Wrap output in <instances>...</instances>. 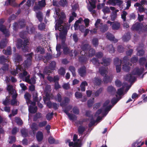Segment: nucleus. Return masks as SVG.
Segmentation results:
<instances>
[{"label":"nucleus","mask_w":147,"mask_h":147,"mask_svg":"<svg viewBox=\"0 0 147 147\" xmlns=\"http://www.w3.org/2000/svg\"><path fill=\"white\" fill-rule=\"evenodd\" d=\"M7 57L4 55L0 56V64H4L6 62H8Z\"/></svg>","instance_id":"22"},{"label":"nucleus","mask_w":147,"mask_h":147,"mask_svg":"<svg viewBox=\"0 0 147 147\" xmlns=\"http://www.w3.org/2000/svg\"><path fill=\"white\" fill-rule=\"evenodd\" d=\"M122 61V60L120 59V61L119 58L116 57L114 59V64L115 65H119L121 64Z\"/></svg>","instance_id":"42"},{"label":"nucleus","mask_w":147,"mask_h":147,"mask_svg":"<svg viewBox=\"0 0 147 147\" xmlns=\"http://www.w3.org/2000/svg\"><path fill=\"white\" fill-rule=\"evenodd\" d=\"M31 128L33 134H34L36 133V131L38 129V126L36 123H33L32 124Z\"/></svg>","instance_id":"15"},{"label":"nucleus","mask_w":147,"mask_h":147,"mask_svg":"<svg viewBox=\"0 0 147 147\" xmlns=\"http://www.w3.org/2000/svg\"><path fill=\"white\" fill-rule=\"evenodd\" d=\"M8 42V40L6 38L3 39L0 42L2 48H4L7 45Z\"/></svg>","instance_id":"28"},{"label":"nucleus","mask_w":147,"mask_h":147,"mask_svg":"<svg viewBox=\"0 0 147 147\" xmlns=\"http://www.w3.org/2000/svg\"><path fill=\"white\" fill-rule=\"evenodd\" d=\"M64 28H67L66 27H64L61 25H57V24H56L55 25V30H56L57 29L60 31H62Z\"/></svg>","instance_id":"43"},{"label":"nucleus","mask_w":147,"mask_h":147,"mask_svg":"<svg viewBox=\"0 0 147 147\" xmlns=\"http://www.w3.org/2000/svg\"><path fill=\"white\" fill-rule=\"evenodd\" d=\"M59 6L62 7L67 6L68 5V2L67 0H60L59 1Z\"/></svg>","instance_id":"30"},{"label":"nucleus","mask_w":147,"mask_h":147,"mask_svg":"<svg viewBox=\"0 0 147 147\" xmlns=\"http://www.w3.org/2000/svg\"><path fill=\"white\" fill-rule=\"evenodd\" d=\"M90 6H89L88 8L89 11L90 12H91L92 9L95 8L96 7L95 5V2H94L92 0V2H89Z\"/></svg>","instance_id":"24"},{"label":"nucleus","mask_w":147,"mask_h":147,"mask_svg":"<svg viewBox=\"0 0 147 147\" xmlns=\"http://www.w3.org/2000/svg\"><path fill=\"white\" fill-rule=\"evenodd\" d=\"M36 16L40 22H41L42 21L43 19V14L41 11H39L36 12Z\"/></svg>","instance_id":"20"},{"label":"nucleus","mask_w":147,"mask_h":147,"mask_svg":"<svg viewBox=\"0 0 147 147\" xmlns=\"http://www.w3.org/2000/svg\"><path fill=\"white\" fill-rule=\"evenodd\" d=\"M36 138L39 142L41 141L43 139V135L42 132L38 131L36 135Z\"/></svg>","instance_id":"17"},{"label":"nucleus","mask_w":147,"mask_h":147,"mask_svg":"<svg viewBox=\"0 0 147 147\" xmlns=\"http://www.w3.org/2000/svg\"><path fill=\"white\" fill-rule=\"evenodd\" d=\"M100 26L99 27L100 31L102 32H104L108 29V27L107 24L103 25V24L101 23Z\"/></svg>","instance_id":"10"},{"label":"nucleus","mask_w":147,"mask_h":147,"mask_svg":"<svg viewBox=\"0 0 147 147\" xmlns=\"http://www.w3.org/2000/svg\"><path fill=\"white\" fill-rule=\"evenodd\" d=\"M85 130V128L82 125L80 126L78 128V132L79 134H82Z\"/></svg>","instance_id":"39"},{"label":"nucleus","mask_w":147,"mask_h":147,"mask_svg":"<svg viewBox=\"0 0 147 147\" xmlns=\"http://www.w3.org/2000/svg\"><path fill=\"white\" fill-rule=\"evenodd\" d=\"M29 57H28L26 60L21 65L18 66L21 67L22 70H24L26 69H28L32 64V55L31 53L28 54Z\"/></svg>","instance_id":"2"},{"label":"nucleus","mask_w":147,"mask_h":147,"mask_svg":"<svg viewBox=\"0 0 147 147\" xmlns=\"http://www.w3.org/2000/svg\"><path fill=\"white\" fill-rule=\"evenodd\" d=\"M107 38L109 40L114 42L115 43L117 42L118 40L115 39L114 36L111 34L108 33L107 35Z\"/></svg>","instance_id":"11"},{"label":"nucleus","mask_w":147,"mask_h":147,"mask_svg":"<svg viewBox=\"0 0 147 147\" xmlns=\"http://www.w3.org/2000/svg\"><path fill=\"white\" fill-rule=\"evenodd\" d=\"M28 28V27H26V29L27 30V32L29 33L30 34H33L34 33L35 31V29L34 28L32 27H30V30H29Z\"/></svg>","instance_id":"55"},{"label":"nucleus","mask_w":147,"mask_h":147,"mask_svg":"<svg viewBox=\"0 0 147 147\" xmlns=\"http://www.w3.org/2000/svg\"><path fill=\"white\" fill-rule=\"evenodd\" d=\"M21 132L22 136L24 137H26L28 136V131L26 129H22L21 130Z\"/></svg>","instance_id":"31"},{"label":"nucleus","mask_w":147,"mask_h":147,"mask_svg":"<svg viewBox=\"0 0 147 147\" xmlns=\"http://www.w3.org/2000/svg\"><path fill=\"white\" fill-rule=\"evenodd\" d=\"M87 86L88 83L86 81L82 82L80 86L81 91H85V86Z\"/></svg>","instance_id":"36"},{"label":"nucleus","mask_w":147,"mask_h":147,"mask_svg":"<svg viewBox=\"0 0 147 147\" xmlns=\"http://www.w3.org/2000/svg\"><path fill=\"white\" fill-rule=\"evenodd\" d=\"M99 72L100 73V74L103 76L107 75L106 71L107 69L105 67H102L100 68L99 69Z\"/></svg>","instance_id":"21"},{"label":"nucleus","mask_w":147,"mask_h":147,"mask_svg":"<svg viewBox=\"0 0 147 147\" xmlns=\"http://www.w3.org/2000/svg\"><path fill=\"white\" fill-rule=\"evenodd\" d=\"M120 23L115 22L113 23V24H112V28L113 30H118L120 28Z\"/></svg>","instance_id":"23"},{"label":"nucleus","mask_w":147,"mask_h":147,"mask_svg":"<svg viewBox=\"0 0 147 147\" xmlns=\"http://www.w3.org/2000/svg\"><path fill=\"white\" fill-rule=\"evenodd\" d=\"M53 70L51 69L49 67H45L43 71V73L45 74H47L48 76L50 75V74L51 73Z\"/></svg>","instance_id":"27"},{"label":"nucleus","mask_w":147,"mask_h":147,"mask_svg":"<svg viewBox=\"0 0 147 147\" xmlns=\"http://www.w3.org/2000/svg\"><path fill=\"white\" fill-rule=\"evenodd\" d=\"M121 97V96H119V97L116 98L115 97L113 98L111 100V102L113 106L119 100Z\"/></svg>","instance_id":"33"},{"label":"nucleus","mask_w":147,"mask_h":147,"mask_svg":"<svg viewBox=\"0 0 147 147\" xmlns=\"http://www.w3.org/2000/svg\"><path fill=\"white\" fill-rule=\"evenodd\" d=\"M56 100L57 101L59 102H61L62 100V97L61 94L58 93L57 94V96L55 98Z\"/></svg>","instance_id":"54"},{"label":"nucleus","mask_w":147,"mask_h":147,"mask_svg":"<svg viewBox=\"0 0 147 147\" xmlns=\"http://www.w3.org/2000/svg\"><path fill=\"white\" fill-rule=\"evenodd\" d=\"M102 62H101L102 64H103L104 65L107 66L110 64L111 61L110 59L106 57H103L102 59Z\"/></svg>","instance_id":"13"},{"label":"nucleus","mask_w":147,"mask_h":147,"mask_svg":"<svg viewBox=\"0 0 147 147\" xmlns=\"http://www.w3.org/2000/svg\"><path fill=\"white\" fill-rule=\"evenodd\" d=\"M24 96L27 103L30 101V98L31 96L30 94L28 92L24 94Z\"/></svg>","instance_id":"47"},{"label":"nucleus","mask_w":147,"mask_h":147,"mask_svg":"<svg viewBox=\"0 0 147 147\" xmlns=\"http://www.w3.org/2000/svg\"><path fill=\"white\" fill-rule=\"evenodd\" d=\"M78 73L80 75L81 77H83L85 76L86 74L85 67L83 66L80 67L78 69Z\"/></svg>","instance_id":"8"},{"label":"nucleus","mask_w":147,"mask_h":147,"mask_svg":"<svg viewBox=\"0 0 147 147\" xmlns=\"http://www.w3.org/2000/svg\"><path fill=\"white\" fill-rule=\"evenodd\" d=\"M38 96V93L36 92H34L32 94V98L33 101H37V102H38L41 100L42 99V97L41 96L40 97V98L39 100Z\"/></svg>","instance_id":"12"},{"label":"nucleus","mask_w":147,"mask_h":147,"mask_svg":"<svg viewBox=\"0 0 147 147\" xmlns=\"http://www.w3.org/2000/svg\"><path fill=\"white\" fill-rule=\"evenodd\" d=\"M56 63L55 61H52L50 63L49 68L51 69L54 70L55 67Z\"/></svg>","instance_id":"59"},{"label":"nucleus","mask_w":147,"mask_h":147,"mask_svg":"<svg viewBox=\"0 0 147 147\" xmlns=\"http://www.w3.org/2000/svg\"><path fill=\"white\" fill-rule=\"evenodd\" d=\"M107 91L109 92L112 93L115 92L116 90L113 86H108L107 87Z\"/></svg>","instance_id":"41"},{"label":"nucleus","mask_w":147,"mask_h":147,"mask_svg":"<svg viewBox=\"0 0 147 147\" xmlns=\"http://www.w3.org/2000/svg\"><path fill=\"white\" fill-rule=\"evenodd\" d=\"M45 25L44 23H42L40 24L38 26V29L40 30H42L45 28Z\"/></svg>","instance_id":"64"},{"label":"nucleus","mask_w":147,"mask_h":147,"mask_svg":"<svg viewBox=\"0 0 147 147\" xmlns=\"http://www.w3.org/2000/svg\"><path fill=\"white\" fill-rule=\"evenodd\" d=\"M3 54L6 55H11L12 51L10 47H8L6 50L3 49Z\"/></svg>","instance_id":"32"},{"label":"nucleus","mask_w":147,"mask_h":147,"mask_svg":"<svg viewBox=\"0 0 147 147\" xmlns=\"http://www.w3.org/2000/svg\"><path fill=\"white\" fill-rule=\"evenodd\" d=\"M127 14V12L125 11H123L122 12V14L121 15V18L123 19V21H125L126 20V16Z\"/></svg>","instance_id":"60"},{"label":"nucleus","mask_w":147,"mask_h":147,"mask_svg":"<svg viewBox=\"0 0 147 147\" xmlns=\"http://www.w3.org/2000/svg\"><path fill=\"white\" fill-rule=\"evenodd\" d=\"M67 115L69 117V119L71 120H76L77 119V117L74 115L69 113Z\"/></svg>","instance_id":"50"},{"label":"nucleus","mask_w":147,"mask_h":147,"mask_svg":"<svg viewBox=\"0 0 147 147\" xmlns=\"http://www.w3.org/2000/svg\"><path fill=\"white\" fill-rule=\"evenodd\" d=\"M35 0H28L26 4L28 7H30L31 5H33L35 2Z\"/></svg>","instance_id":"56"},{"label":"nucleus","mask_w":147,"mask_h":147,"mask_svg":"<svg viewBox=\"0 0 147 147\" xmlns=\"http://www.w3.org/2000/svg\"><path fill=\"white\" fill-rule=\"evenodd\" d=\"M68 31L67 28H64L62 31L60 32L59 38L63 40L65 39Z\"/></svg>","instance_id":"5"},{"label":"nucleus","mask_w":147,"mask_h":147,"mask_svg":"<svg viewBox=\"0 0 147 147\" xmlns=\"http://www.w3.org/2000/svg\"><path fill=\"white\" fill-rule=\"evenodd\" d=\"M72 106L71 105H69L64 108L63 110L64 112L67 115L69 113V112L71 109Z\"/></svg>","instance_id":"40"},{"label":"nucleus","mask_w":147,"mask_h":147,"mask_svg":"<svg viewBox=\"0 0 147 147\" xmlns=\"http://www.w3.org/2000/svg\"><path fill=\"white\" fill-rule=\"evenodd\" d=\"M109 49V51L110 53H114L115 51V49L112 45H110L108 46Z\"/></svg>","instance_id":"53"},{"label":"nucleus","mask_w":147,"mask_h":147,"mask_svg":"<svg viewBox=\"0 0 147 147\" xmlns=\"http://www.w3.org/2000/svg\"><path fill=\"white\" fill-rule=\"evenodd\" d=\"M38 4L42 8L45 7L46 5L45 0H41V1H39L38 2Z\"/></svg>","instance_id":"63"},{"label":"nucleus","mask_w":147,"mask_h":147,"mask_svg":"<svg viewBox=\"0 0 147 147\" xmlns=\"http://www.w3.org/2000/svg\"><path fill=\"white\" fill-rule=\"evenodd\" d=\"M131 38L130 33L127 32L123 36V40L124 42H127Z\"/></svg>","instance_id":"25"},{"label":"nucleus","mask_w":147,"mask_h":147,"mask_svg":"<svg viewBox=\"0 0 147 147\" xmlns=\"http://www.w3.org/2000/svg\"><path fill=\"white\" fill-rule=\"evenodd\" d=\"M22 60V57L20 55L18 54H16L15 58V60L16 62H19L21 61Z\"/></svg>","instance_id":"44"},{"label":"nucleus","mask_w":147,"mask_h":147,"mask_svg":"<svg viewBox=\"0 0 147 147\" xmlns=\"http://www.w3.org/2000/svg\"><path fill=\"white\" fill-rule=\"evenodd\" d=\"M58 73L61 75L63 76L65 74V69L63 67H61L58 70Z\"/></svg>","instance_id":"49"},{"label":"nucleus","mask_w":147,"mask_h":147,"mask_svg":"<svg viewBox=\"0 0 147 147\" xmlns=\"http://www.w3.org/2000/svg\"><path fill=\"white\" fill-rule=\"evenodd\" d=\"M42 117V114L40 113H36L34 116L33 120L34 121H37L38 119Z\"/></svg>","instance_id":"38"},{"label":"nucleus","mask_w":147,"mask_h":147,"mask_svg":"<svg viewBox=\"0 0 147 147\" xmlns=\"http://www.w3.org/2000/svg\"><path fill=\"white\" fill-rule=\"evenodd\" d=\"M69 69L71 72L73 76H76V69L75 67L73 66H70L69 67Z\"/></svg>","instance_id":"46"},{"label":"nucleus","mask_w":147,"mask_h":147,"mask_svg":"<svg viewBox=\"0 0 147 147\" xmlns=\"http://www.w3.org/2000/svg\"><path fill=\"white\" fill-rule=\"evenodd\" d=\"M92 44L93 45L96 47L98 45V39L97 38H93L92 40Z\"/></svg>","instance_id":"57"},{"label":"nucleus","mask_w":147,"mask_h":147,"mask_svg":"<svg viewBox=\"0 0 147 147\" xmlns=\"http://www.w3.org/2000/svg\"><path fill=\"white\" fill-rule=\"evenodd\" d=\"M27 32L26 31H22L20 32V37L22 39L25 40L26 39H28L26 38Z\"/></svg>","instance_id":"37"},{"label":"nucleus","mask_w":147,"mask_h":147,"mask_svg":"<svg viewBox=\"0 0 147 147\" xmlns=\"http://www.w3.org/2000/svg\"><path fill=\"white\" fill-rule=\"evenodd\" d=\"M63 48V51L64 54L65 55H66L68 54H69V49L67 47H64L62 46Z\"/></svg>","instance_id":"61"},{"label":"nucleus","mask_w":147,"mask_h":147,"mask_svg":"<svg viewBox=\"0 0 147 147\" xmlns=\"http://www.w3.org/2000/svg\"><path fill=\"white\" fill-rule=\"evenodd\" d=\"M133 75L132 73L131 74L127 75L125 77L126 80L129 82H134L136 80V78Z\"/></svg>","instance_id":"6"},{"label":"nucleus","mask_w":147,"mask_h":147,"mask_svg":"<svg viewBox=\"0 0 147 147\" xmlns=\"http://www.w3.org/2000/svg\"><path fill=\"white\" fill-rule=\"evenodd\" d=\"M110 77L109 76L106 75L103 79V81L105 83H107L109 82H111L110 79Z\"/></svg>","instance_id":"52"},{"label":"nucleus","mask_w":147,"mask_h":147,"mask_svg":"<svg viewBox=\"0 0 147 147\" xmlns=\"http://www.w3.org/2000/svg\"><path fill=\"white\" fill-rule=\"evenodd\" d=\"M79 61L82 63H85L87 61V58L85 56H82L79 57Z\"/></svg>","instance_id":"51"},{"label":"nucleus","mask_w":147,"mask_h":147,"mask_svg":"<svg viewBox=\"0 0 147 147\" xmlns=\"http://www.w3.org/2000/svg\"><path fill=\"white\" fill-rule=\"evenodd\" d=\"M146 61L145 57H142L140 58L139 60V63L140 65H143L145 64Z\"/></svg>","instance_id":"48"},{"label":"nucleus","mask_w":147,"mask_h":147,"mask_svg":"<svg viewBox=\"0 0 147 147\" xmlns=\"http://www.w3.org/2000/svg\"><path fill=\"white\" fill-rule=\"evenodd\" d=\"M73 113L76 115H78L79 113V110L78 108L77 107H74L72 109Z\"/></svg>","instance_id":"62"},{"label":"nucleus","mask_w":147,"mask_h":147,"mask_svg":"<svg viewBox=\"0 0 147 147\" xmlns=\"http://www.w3.org/2000/svg\"><path fill=\"white\" fill-rule=\"evenodd\" d=\"M0 31L2 32L3 34L5 35V37H9L10 35V34L9 31L7 29L6 27H5L3 29L0 28Z\"/></svg>","instance_id":"19"},{"label":"nucleus","mask_w":147,"mask_h":147,"mask_svg":"<svg viewBox=\"0 0 147 147\" xmlns=\"http://www.w3.org/2000/svg\"><path fill=\"white\" fill-rule=\"evenodd\" d=\"M92 82L95 86H100L103 82L101 78L98 77L94 78L92 80Z\"/></svg>","instance_id":"4"},{"label":"nucleus","mask_w":147,"mask_h":147,"mask_svg":"<svg viewBox=\"0 0 147 147\" xmlns=\"http://www.w3.org/2000/svg\"><path fill=\"white\" fill-rule=\"evenodd\" d=\"M29 42L28 41V39H26L23 42L22 39H19L17 41V47L18 49H22L23 51L25 52L28 51V47L27 45H29Z\"/></svg>","instance_id":"1"},{"label":"nucleus","mask_w":147,"mask_h":147,"mask_svg":"<svg viewBox=\"0 0 147 147\" xmlns=\"http://www.w3.org/2000/svg\"><path fill=\"white\" fill-rule=\"evenodd\" d=\"M36 51L37 53L40 52V54H43L45 53L44 49L40 46H39L37 47Z\"/></svg>","instance_id":"34"},{"label":"nucleus","mask_w":147,"mask_h":147,"mask_svg":"<svg viewBox=\"0 0 147 147\" xmlns=\"http://www.w3.org/2000/svg\"><path fill=\"white\" fill-rule=\"evenodd\" d=\"M91 61L96 66H99L100 63L98 59L95 58H93L91 60Z\"/></svg>","instance_id":"35"},{"label":"nucleus","mask_w":147,"mask_h":147,"mask_svg":"<svg viewBox=\"0 0 147 147\" xmlns=\"http://www.w3.org/2000/svg\"><path fill=\"white\" fill-rule=\"evenodd\" d=\"M69 99L67 97H65L64 100L60 104L61 106L63 107L67 105L69 102Z\"/></svg>","instance_id":"26"},{"label":"nucleus","mask_w":147,"mask_h":147,"mask_svg":"<svg viewBox=\"0 0 147 147\" xmlns=\"http://www.w3.org/2000/svg\"><path fill=\"white\" fill-rule=\"evenodd\" d=\"M143 72V70H141L138 67L135 68L132 72V74L134 75H138L140 76L141 75Z\"/></svg>","instance_id":"9"},{"label":"nucleus","mask_w":147,"mask_h":147,"mask_svg":"<svg viewBox=\"0 0 147 147\" xmlns=\"http://www.w3.org/2000/svg\"><path fill=\"white\" fill-rule=\"evenodd\" d=\"M16 69H19V70L23 72L22 73L20 74V76L21 77H23L27 75L28 73L26 71V69L24 70L23 69V70H22V69L21 67L17 66L16 67Z\"/></svg>","instance_id":"18"},{"label":"nucleus","mask_w":147,"mask_h":147,"mask_svg":"<svg viewBox=\"0 0 147 147\" xmlns=\"http://www.w3.org/2000/svg\"><path fill=\"white\" fill-rule=\"evenodd\" d=\"M52 58V56L50 53H47L46 55L43 56L42 55L38 57L40 60L42 59L43 62L45 63H47L48 61L51 59Z\"/></svg>","instance_id":"3"},{"label":"nucleus","mask_w":147,"mask_h":147,"mask_svg":"<svg viewBox=\"0 0 147 147\" xmlns=\"http://www.w3.org/2000/svg\"><path fill=\"white\" fill-rule=\"evenodd\" d=\"M88 56L89 57H92L95 54V51L94 49L92 48L90 49L88 53Z\"/></svg>","instance_id":"29"},{"label":"nucleus","mask_w":147,"mask_h":147,"mask_svg":"<svg viewBox=\"0 0 147 147\" xmlns=\"http://www.w3.org/2000/svg\"><path fill=\"white\" fill-rule=\"evenodd\" d=\"M142 28V26L140 23L137 22L135 23L131 28V29L132 30L138 31Z\"/></svg>","instance_id":"7"},{"label":"nucleus","mask_w":147,"mask_h":147,"mask_svg":"<svg viewBox=\"0 0 147 147\" xmlns=\"http://www.w3.org/2000/svg\"><path fill=\"white\" fill-rule=\"evenodd\" d=\"M25 0H24L22 1L18 5V4L16 3H12L11 4V5L13 7H20L21 5L23 4L25 2Z\"/></svg>","instance_id":"58"},{"label":"nucleus","mask_w":147,"mask_h":147,"mask_svg":"<svg viewBox=\"0 0 147 147\" xmlns=\"http://www.w3.org/2000/svg\"><path fill=\"white\" fill-rule=\"evenodd\" d=\"M9 65L7 63L3 64V66L0 69V74H3L8 69Z\"/></svg>","instance_id":"14"},{"label":"nucleus","mask_w":147,"mask_h":147,"mask_svg":"<svg viewBox=\"0 0 147 147\" xmlns=\"http://www.w3.org/2000/svg\"><path fill=\"white\" fill-rule=\"evenodd\" d=\"M37 109V106L34 107L32 105H30L28 108L29 111L32 114L35 113L36 112Z\"/></svg>","instance_id":"16"},{"label":"nucleus","mask_w":147,"mask_h":147,"mask_svg":"<svg viewBox=\"0 0 147 147\" xmlns=\"http://www.w3.org/2000/svg\"><path fill=\"white\" fill-rule=\"evenodd\" d=\"M123 69L125 71L127 72L129 71L130 67L129 66H128L127 64H124L123 65Z\"/></svg>","instance_id":"45"}]
</instances>
